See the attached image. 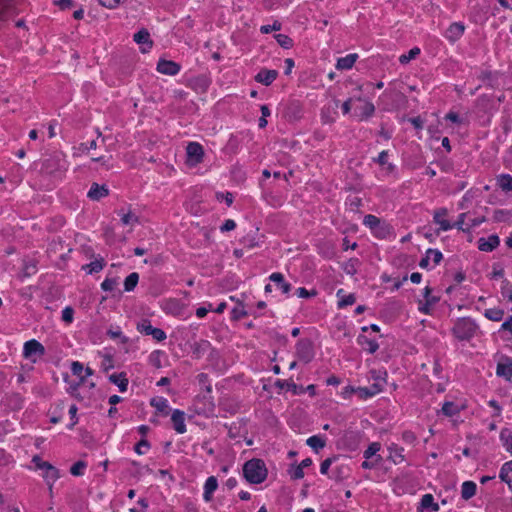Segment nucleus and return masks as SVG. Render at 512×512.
Listing matches in <instances>:
<instances>
[{"mask_svg": "<svg viewBox=\"0 0 512 512\" xmlns=\"http://www.w3.org/2000/svg\"><path fill=\"white\" fill-rule=\"evenodd\" d=\"M150 335L157 341H163L166 339V333L160 328H153Z\"/></svg>", "mask_w": 512, "mask_h": 512, "instance_id": "6e6d98bb", "label": "nucleus"}, {"mask_svg": "<svg viewBox=\"0 0 512 512\" xmlns=\"http://www.w3.org/2000/svg\"><path fill=\"white\" fill-rule=\"evenodd\" d=\"M421 508L430 509L432 512H436L439 510V505L434 502V497L432 494H425L421 498L420 502Z\"/></svg>", "mask_w": 512, "mask_h": 512, "instance_id": "bb28decb", "label": "nucleus"}, {"mask_svg": "<svg viewBox=\"0 0 512 512\" xmlns=\"http://www.w3.org/2000/svg\"><path fill=\"white\" fill-rule=\"evenodd\" d=\"M103 267H104V260L101 258V259H96L95 261L90 262L83 268L84 269L87 268L88 273L92 274V273H97V272L101 271L103 269Z\"/></svg>", "mask_w": 512, "mask_h": 512, "instance_id": "58836bf2", "label": "nucleus"}, {"mask_svg": "<svg viewBox=\"0 0 512 512\" xmlns=\"http://www.w3.org/2000/svg\"><path fill=\"white\" fill-rule=\"evenodd\" d=\"M99 3L107 8L113 9L119 6L121 3L126 0H98Z\"/></svg>", "mask_w": 512, "mask_h": 512, "instance_id": "13d9d810", "label": "nucleus"}, {"mask_svg": "<svg viewBox=\"0 0 512 512\" xmlns=\"http://www.w3.org/2000/svg\"><path fill=\"white\" fill-rule=\"evenodd\" d=\"M439 301V298H429V300L422 303L419 302V311L423 314H430L431 313V307L435 305Z\"/></svg>", "mask_w": 512, "mask_h": 512, "instance_id": "ea45409f", "label": "nucleus"}, {"mask_svg": "<svg viewBox=\"0 0 512 512\" xmlns=\"http://www.w3.org/2000/svg\"><path fill=\"white\" fill-rule=\"evenodd\" d=\"M284 116L289 121L299 120L303 116V105L297 100L290 101L285 108Z\"/></svg>", "mask_w": 512, "mask_h": 512, "instance_id": "0eeeda50", "label": "nucleus"}, {"mask_svg": "<svg viewBox=\"0 0 512 512\" xmlns=\"http://www.w3.org/2000/svg\"><path fill=\"white\" fill-rule=\"evenodd\" d=\"M306 444L315 451H318L326 445L325 440L317 435L309 437L306 441Z\"/></svg>", "mask_w": 512, "mask_h": 512, "instance_id": "72a5a7b5", "label": "nucleus"}, {"mask_svg": "<svg viewBox=\"0 0 512 512\" xmlns=\"http://www.w3.org/2000/svg\"><path fill=\"white\" fill-rule=\"evenodd\" d=\"M477 485L473 481H465L461 487V497L469 500L476 494Z\"/></svg>", "mask_w": 512, "mask_h": 512, "instance_id": "5701e85b", "label": "nucleus"}, {"mask_svg": "<svg viewBox=\"0 0 512 512\" xmlns=\"http://www.w3.org/2000/svg\"><path fill=\"white\" fill-rule=\"evenodd\" d=\"M153 328L154 327L151 325V322L148 319H143L137 324V330L144 335H150Z\"/></svg>", "mask_w": 512, "mask_h": 512, "instance_id": "c03bdc74", "label": "nucleus"}, {"mask_svg": "<svg viewBox=\"0 0 512 512\" xmlns=\"http://www.w3.org/2000/svg\"><path fill=\"white\" fill-rule=\"evenodd\" d=\"M165 310L173 315H180L183 310V304L177 299H170L165 304Z\"/></svg>", "mask_w": 512, "mask_h": 512, "instance_id": "393cba45", "label": "nucleus"}, {"mask_svg": "<svg viewBox=\"0 0 512 512\" xmlns=\"http://www.w3.org/2000/svg\"><path fill=\"white\" fill-rule=\"evenodd\" d=\"M150 405L154 407L157 411L167 415L168 414V401L163 397L152 398L150 401Z\"/></svg>", "mask_w": 512, "mask_h": 512, "instance_id": "a878e982", "label": "nucleus"}, {"mask_svg": "<svg viewBox=\"0 0 512 512\" xmlns=\"http://www.w3.org/2000/svg\"><path fill=\"white\" fill-rule=\"evenodd\" d=\"M231 314H232V319L234 320H239L241 319L242 317L246 316L247 315V312L244 310L243 307H235L232 311H231Z\"/></svg>", "mask_w": 512, "mask_h": 512, "instance_id": "e2e57ef3", "label": "nucleus"}, {"mask_svg": "<svg viewBox=\"0 0 512 512\" xmlns=\"http://www.w3.org/2000/svg\"><path fill=\"white\" fill-rule=\"evenodd\" d=\"M389 449V459L392 460L395 464H398L404 460L403 448H398L397 446H395L394 448L390 447Z\"/></svg>", "mask_w": 512, "mask_h": 512, "instance_id": "c9c22d12", "label": "nucleus"}, {"mask_svg": "<svg viewBox=\"0 0 512 512\" xmlns=\"http://www.w3.org/2000/svg\"><path fill=\"white\" fill-rule=\"evenodd\" d=\"M77 411L78 408L75 404L71 405L69 408V415L72 420V423L68 426L69 429H73V427L77 424L78 418H77Z\"/></svg>", "mask_w": 512, "mask_h": 512, "instance_id": "864d4df0", "label": "nucleus"}, {"mask_svg": "<svg viewBox=\"0 0 512 512\" xmlns=\"http://www.w3.org/2000/svg\"><path fill=\"white\" fill-rule=\"evenodd\" d=\"M363 224L369 227L376 237L381 239L386 238L391 233V227L375 215H366Z\"/></svg>", "mask_w": 512, "mask_h": 512, "instance_id": "7ed1b4c3", "label": "nucleus"}, {"mask_svg": "<svg viewBox=\"0 0 512 512\" xmlns=\"http://www.w3.org/2000/svg\"><path fill=\"white\" fill-rule=\"evenodd\" d=\"M86 467V463L84 461H77L70 468V473L73 476H81L83 474V470Z\"/></svg>", "mask_w": 512, "mask_h": 512, "instance_id": "de8ad7c7", "label": "nucleus"}, {"mask_svg": "<svg viewBox=\"0 0 512 512\" xmlns=\"http://www.w3.org/2000/svg\"><path fill=\"white\" fill-rule=\"evenodd\" d=\"M442 413L445 416L452 417L459 413V408L455 403L447 401L442 406Z\"/></svg>", "mask_w": 512, "mask_h": 512, "instance_id": "f704fd0d", "label": "nucleus"}, {"mask_svg": "<svg viewBox=\"0 0 512 512\" xmlns=\"http://www.w3.org/2000/svg\"><path fill=\"white\" fill-rule=\"evenodd\" d=\"M118 215L121 217V222L123 225H132L135 223H139V217L130 210L125 213L123 209H121L118 211Z\"/></svg>", "mask_w": 512, "mask_h": 512, "instance_id": "cd10ccee", "label": "nucleus"}, {"mask_svg": "<svg viewBox=\"0 0 512 512\" xmlns=\"http://www.w3.org/2000/svg\"><path fill=\"white\" fill-rule=\"evenodd\" d=\"M511 216V212L504 209H497L493 213V220L495 222H505Z\"/></svg>", "mask_w": 512, "mask_h": 512, "instance_id": "79ce46f5", "label": "nucleus"}, {"mask_svg": "<svg viewBox=\"0 0 512 512\" xmlns=\"http://www.w3.org/2000/svg\"><path fill=\"white\" fill-rule=\"evenodd\" d=\"M109 194V190L106 185H99L98 183H93L91 185L90 190L88 191L87 196L94 201H99L101 198L106 197Z\"/></svg>", "mask_w": 512, "mask_h": 512, "instance_id": "4468645a", "label": "nucleus"}, {"mask_svg": "<svg viewBox=\"0 0 512 512\" xmlns=\"http://www.w3.org/2000/svg\"><path fill=\"white\" fill-rule=\"evenodd\" d=\"M274 38L282 48L290 49L293 46V40L288 35L276 34Z\"/></svg>", "mask_w": 512, "mask_h": 512, "instance_id": "e433bc0d", "label": "nucleus"}, {"mask_svg": "<svg viewBox=\"0 0 512 512\" xmlns=\"http://www.w3.org/2000/svg\"><path fill=\"white\" fill-rule=\"evenodd\" d=\"M466 213H461L458 217V220L453 224V227H456L457 229L459 230H462V231H469L468 230V227L467 228H464L463 225L465 224V218H466Z\"/></svg>", "mask_w": 512, "mask_h": 512, "instance_id": "0e129e2a", "label": "nucleus"}, {"mask_svg": "<svg viewBox=\"0 0 512 512\" xmlns=\"http://www.w3.org/2000/svg\"><path fill=\"white\" fill-rule=\"evenodd\" d=\"M241 242L248 248H254L257 246V242L254 237H250L249 235L243 237Z\"/></svg>", "mask_w": 512, "mask_h": 512, "instance_id": "774afa93", "label": "nucleus"}, {"mask_svg": "<svg viewBox=\"0 0 512 512\" xmlns=\"http://www.w3.org/2000/svg\"><path fill=\"white\" fill-rule=\"evenodd\" d=\"M381 391H382V388L378 383H374L369 387H358L356 389V393L358 394L359 398H361V399H367V398L373 397Z\"/></svg>", "mask_w": 512, "mask_h": 512, "instance_id": "dca6fc26", "label": "nucleus"}, {"mask_svg": "<svg viewBox=\"0 0 512 512\" xmlns=\"http://www.w3.org/2000/svg\"><path fill=\"white\" fill-rule=\"evenodd\" d=\"M186 153L188 162L193 166L203 161L204 150L197 142H190L186 147Z\"/></svg>", "mask_w": 512, "mask_h": 512, "instance_id": "39448f33", "label": "nucleus"}, {"mask_svg": "<svg viewBox=\"0 0 512 512\" xmlns=\"http://www.w3.org/2000/svg\"><path fill=\"white\" fill-rule=\"evenodd\" d=\"M171 420L177 433L183 434L186 432L185 413L183 411L178 409L174 410L171 416Z\"/></svg>", "mask_w": 512, "mask_h": 512, "instance_id": "ddd939ff", "label": "nucleus"}, {"mask_svg": "<svg viewBox=\"0 0 512 512\" xmlns=\"http://www.w3.org/2000/svg\"><path fill=\"white\" fill-rule=\"evenodd\" d=\"M43 465L45 466L44 478L47 482L50 493H52L53 484L59 478V470L51 464Z\"/></svg>", "mask_w": 512, "mask_h": 512, "instance_id": "2eb2a0df", "label": "nucleus"}, {"mask_svg": "<svg viewBox=\"0 0 512 512\" xmlns=\"http://www.w3.org/2000/svg\"><path fill=\"white\" fill-rule=\"evenodd\" d=\"M180 69L181 66L174 61L160 59L157 63V71L161 74L174 76L178 74Z\"/></svg>", "mask_w": 512, "mask_h": 512, "instance_id": "6e6552de", "label": "nucleus"}, {"mask_svg": "<svg viewBox=\"0 0 512 512\" xmlns=\"http://www.w3.org/2000/svg\"><path fill=\"white\" fill-rule=\"evenodd\" d=\"M23 354L25 358L32 359L33 362H35L36 359H33V357L43 356L45 354V348L39 341L32 339L25 342Z\"/></svg>", "mask_w": 512, "mask_h": 512, "instance_id": "423d86ee", "label": "nucleus"}, {"mask_svg": "<svg viewBox=\"0 0 512 512\" xmlns=\"http://www.w3.org/2000/svg\"><path fill=\"white\" fill-rule=\"evenodd\" d=\"M499 437L506 451L512 455V429L503 428Z\"/></svg>", "mask_w": 512, "mask_h": 512, "instance_id": "4be33fe9", "label": "nucleus"}, {"mask_svg": "<svg viewBox=\"0 0 512 512\" xmlns=\"http://www.w3.org/2000/svg\"><path fill=\"white\" fill-rule=\"evenodd\" d=\"M270 281L279 285L284 294H288L291 290V284L284 281V276L279 272H274L269 276Z\"/></svg>", "mask_w": 512, "mask_h": 512, "instance_id": "a211bd4d", "label": "nucleus"}, {"mask_svg": "<svg viewBox=\"0 0 512 512\" xmlns=\"http://www.w3.org/2000/svg\"><path fill=\"white\" fill-rule=\"evenodd\" d=\"M465 26L461 22H454L450 24L445 32V37L451 42L454 43L459 40L464 34Z\"/></svg>", "mask_w": 512, "mask_h": 512, "instance_id": "1a4fd4ad", "label": "nucleus"}, {"mask_svg": "<svg viewBox=\"0 0 512 512\" xmlns=\"http://www.w3.org/2000/svg\"><path fill=\"white\" fill-rule=\"evenodd\" d=\"M236 227V223L232 219H227L223 225L220 227L221 232H229L234 230Z\"/></svg>", "mask_w": 512, "mask_h": 512, "instance_id": "69168bd1", "label": "nucleus"}, {"mask_svg": "<svg viewBox=\"0 0 512 512\" xmlns=\"http://www.w3.org/2000/svg\"><path fill=\"white\" fill-rule=\"evenodd\" d=\"M343 289H340L337 291V296L340 298V300L338 301V308H344L348 305H352L355 303L356 301V297L353 293L351 294H348V295H342L343 294Z\"/></svg>", "mask_w": 512, "mask_h": 512, "instance_id": "c85d7f7f", "label": "nucleus"}, {"mask_svg": "<svg viewBox=\"0 0 512 512\" xmlns=\"http://www.w3.org/2000/svg\"><path fill=\"white\" fill-rule=\"evenodd\" d=\"M357 57V54H348L345 57L339 58L336 64V68L340 70H347L352 68L357 60Z\"/></svg>", "mask_w": 512, "mask_h": 512, "instance_id": "aec40b11", "label": "nucleus"}, {"mask_svg": "<svg viewBox=\"0 0 512 512\" xmlns=\"http://www.w3.org/2000/svg\"><path fill=\"white\" fill-rule=\"evenodd\" d=\"M117 285V280L114 279V278H106L102 284H101V288L104 290V291H113L114 288L116 287Z\"/></svg>", "mask_w": 512, "mask_h": 512, "instance_id": "3c124183", "label": "nucleus"}, {"mask_svg": "<svg viewBox=\"0 0 512 512\" xmlns=\"http://www.w3.org/2000/svg\"><path fill=\"white\" fill-rule=\"evenodd\" d=\"M375 107L371 102H366L361 108V120L368 119L374 114Z\"/></svg>", "mask_w": 512, "mask_h": 512, "instance_id": "a18cd8bd", "label": "nucleus"}, {"mask_svg": "<svg viewBox=\"0 0 512 512\" xmlns=\"http://www.w3.org/2000/svg\"><path fill=\"white\" fill-rule=\"evenodd\" d=\"M381 445L378 442L371 443L368 448L364 451L363 456L365 459H371L372 457L378 456L377 452L380 450Z\"/></svg>", "mask_w": 512, "mask_h": 512, "instance_id": "4c0bfd02", "label": "nucleus"}, {"mask_svg": "<svg viewBox=\"0 0 512 512\" xmlns=\"http://www.w3.org/2000/svg\"><path fill=\"white\" fill-rule=\"evenodd\" d=\"M420 54V49L418 47L412 48L407 54H403L399 57V62L401 64H407L412 59L416 58Z\"/></svg>", "mask_w": 512, "mask_h": 512, "instance_id": "a19ab883", "label": "nucleus"}, {"mask_svg": "<svg viewBox=\"0 0 512 512\" xmlns=\"http://www.w3.org/2000/svg\"><path fill=\"white\" fill-rule=\"evenodd\" d=\"M502 294L512 302V288L508 280L503 281Z\"/></svg>", "mask_w": 512, "mask_h": 512, "instance_id": "bf43d9fd", "label": "nucleus"}, {"mask_svg": "<svg viewBox=\"0 0 512 512\" xmlns=\"http://www.w3.org/2000/svg\"><path fill=\"white\" fill-rule=\"evenodd\" d=\"M485 317L491 321H501L504 316V311L498 308L486 309L484 313Z\"/></svg>", "mask_w": 512, "mask_h": 512, "instance_id": "2f4dec72", "label": "nucleus"}, {"mask_svg": "<svg viewBox=\"0 0 512 512\" xmlns=\"http://www.w3.org/2000/svg\"><path fill=\"white\" fill-rule=\"evenodd\" d=\"M298 358L304 363H309L314 358L313 344L309 339H300L296 345Z\"/></svg>", "mask_w": 512, "mask_h": 512, "instance_id": "20e7f679", "label": "nucleus"}, {"mask_svg": "<svg viewBox=\"0 0 512 512\" xmlns=\"http://www.w3.org/2000/svg\"><path fill=\"white\" fill-rule=\"evenodd\" d=\"M296 294L300 298H308L310 296H315L316 291L313 290V291L309 292L306 288L300 287L296 290Z\"/></svg>", "mask_w": 512, "mask_h": 512, "instance_id": "338daca9", "label": "nucleus"}, {"mask_svg": "<svg viewBox=\"0 0 512 512\" xmlns=\"http://www.w3.org/2000/svg\"><path fill=\"white\" fill-rule=\"evenodd\" d=\"M109 380L111 383L118 386L120 392L127 391L128 379L126 378L124 373L112 374L109 376Z\"/></svg>", "mask_w": 512, "mask_h": 512, "instance_id": "412c9836", "label": "nucleus"}, {"mask_svg": "<svg viewBox=\"0 0 512 512\" xmlns=\"http://www.w3.org/2000/svg\"><path fill=\"white\" fill-rule=\"evenodd\" d=\"M218 487V481L215 476H210L206 479L204 484V493L203 498L205 501L209 502L212 499V494L216 491Z\"/></svg>", "mask_w": 512, "mask_h": 512, "instance_id": "f3484780", "label": "nucleus"}, {"mask_svg": "<svg viewBox=\"0 0 512 512\" xmlns=\"http://www.w3.org/2000/svg\"><path fill=\"white\" fill-rule=\"evenodd\" d=\"M382 460V457L380 455L376 456V458H374V460H367L365 459V461L362 462L361 464V467L363 469H372L374 468L380 461Z\"/></svg>", "mask_w": 512, "mask_h": 512, "instance_id": "5fc2aeb1", "label": "nucleus"}, {"mask_svg": "<svg viewBox=\"0 0 512 512\" xmlns=\"http://www.w3.org/2000/svg\"><path fill=\"white\" fill-rule=\"evenodd\" d=\"M267 468L261 459H251L243 466V475L251 484H260L267 477Z\"/></svg>", "mask_w": 512, "mask_h": 512, "instance_id": "f257e3e1", "label": "nucleus"}, {"mask_svg": "<svg viewBox=\"0 0 512 512\" xmlns=\"http://www.w3.org/2000/svg\"><path fill=\"white\" fill-rule=\"evenodd\" d=\"M500 244L498 235L492 234L488 238H480L478 240V249L483 252H491Z\"/></svg>", "mask_w": 512, "mask_h": 512, "instance_id": "9d476101", "label": "nucleus"}, {"mask_svg": "<svg viewBox=\"0 0 512 512\" xmlns=\"http://www.w3.org/2000/svg\"><path fill=\"white\" fill-rule=\"evenodd\" d=\"M496 373L510 380L512 378V360L507 359L504 363H498Z\"/></svg>", "mask_w": 512, "mask_h": 512, "instance_id": "b1692460", "label": "nucleus"}, {"mask_svg": "<svg viewBox=\"0 0 512 512\" xmlns=\"http://www.w3.org/2000/svg\"><path fill=\"white\" fill-rule=\"evenodd\" d=\"M497 185L505 192L512 191V176L509 174H501L497 177Z\"/></svg>", "mask_w": 512, "mask_h": 512, "instance_id": "c756f323", "label": "nucleus"}, {"mask_svg": "<svg viewBox=\"0 0 512 512\" xmlns=\"http://www.w3.org/2000/svg\"><path fill=\"white\" fill-rule=\"evenodd\" d=\"M358 259H350L344 266V271L349 275L357 273Z\"/></svg>", "mask_w": 512, "mask_h": 512, "instance_id": "09e8293b", "label": "nucleus"}, {"mask_svg": "<svg viewBox=\"0 0 512 512\" xmlns=\"http://www.w3.org/2000/svg\"><path fill=\"white\" fill-rule=\"evenodd\" d=\"M83 369H84L83 365L78 361H74L71 364V371L74 375L80 377V383H83V381H84V377L81 376Z\"/></svg>", "mask_w": 512, "mask_h": 512, "instance_id": "8fccbe9b", "label": "nucleus"}, {"mask_svg": "<svg viewBox=\"0 0 512 512\" xmlns=\"http://www.w3.org/2000/svg\"><path fill=\"white\" fill-rule=\"evenodd\" d=\"M427 258H430V260L433 261L434 265H438L441 260L443 259L442 253L438 249H428L427 251Z\"/></svg>", "mask_w": 512, "mask_h": 512, "instance_id": "49530a36", "label": "nucleus"}, {"mask_svg": "<svg viewBox=\"0 0 512 512\" xmlns=\"http://www.w3.org/2000/svg\"><path fill=\"white\" fill-rule=\"evenodd\" d=\"M357 341L358 344L366 349L370 354L375 353L379 348V345L375 340H371L364 335H359Z\"/></svg>", "mask_w": 512, "mask_h": 512, "instance_id": "6ab92c4d", "label": "nucleus"}, {"mask_svg": "<svg viewBox=\"0 0 512 512\" xmlns=\"http://www.w3.org/2000/svg\"><path fill=\"white\" fill-rule=\"evenodd\" d=\"M277 76H278L277 70L262 69L255 76V81H257L258 83H261L265 86H269L276 80Z\"/></svg>", "mask_w": 512, "mask_h": 512, "instance_id": "9b49d317", "label": "nucleus"}, {"mask_svg": "<svg viewBox=\"0 0 512 512\" xmlns=\"http://www.w3.org/2000/svg\"><path fill=\"white\" fill-rule=\"evenodd\" d=\"M134 41L140 45H143L141 51L146 53L151 49L153 42L150 39V34L146 29H142L134 34Z\"/></svg>", "mask_w": 512, "mask_h": 512, "instance_id": "f8f14e48", "label": "nucleus"}, {"mask_svg": "<svg viewBox=\"0 0 512 512\" xmlns=\"http://www.w3.org/2000/svg\"><path fill=\"white\" fill-rule=\"evenodd\" d=\"M335 459H336L335 457L327 458L321 463V465H320L321 474L326 475L328 473V470Z\"/></svg>", "mask_w": 512, "mask_h": 512, "instance_id": "680f3d73", "label": "nucleus"}, {"mask_svg": "<svg viewBox=\"0 0 512 512\" xmlns=\"http://www.w3.org/2000/svg\"><path fill=\"white\" fill-rule=\"evenodd\" d=\"M288 474H289L290 478L293 480H299L304 477V471H303L302 467H300L299 465H294V464L291 465V467L289 468Z\"/></svg>", "mask_w": 512, "mask_h": 512, "instance_id": "37998d69", "label": "nucleus"}, {"mask_svg": "<svg viewBox=\"0 0 512 512\" xmlns=\"http://www.w3.org/2000/svg\"><path fill=\"white\" fill-rule=\"evenodd\" d=\"M138 280H139L138 273L133 272V273L129 274L125 278V281H124V289H125V291L130 292V291L134 290V288L136 287V285L138 283Z\"/></svg>", "mask_w": 512, "mask_h": 512, "instance_id": "473e14b6", "label": "nucleus"}, {"mask_svg": "<svg viewBox=\"0 0 512 512\" xmlns=\"http://www.w3.org/2000/svg\"><path fill=\"white\" fill-rule=\"evenodd\" d=\"M74 317V310L72 307H65L62 311V320L66 323H72Z\"/></svg>", "mask_w": 512, "mask_h": 512, "instance_id": "603ef678", "label": "nucleus"}, {"mask_svg": "<svg viewBox=\"0 0 512 512\" xmlns=\"http://www.w3.org/2000/svg\"><path fill=\"white\" fill-rule=\"evenodd\" d=\"M478 330L479 327L473 319L463 317L457 319L452 328V333L459 341H470L476 336Z\"/></svg>", "mask_w": 512, "mask_h": 512, "instance_id": "f03ea898", "label": "nucleus"}, {"mask_svg": "<svg viewBox=\"0 0 512 512\" xmlns=\"http://www.w3.org/2000/svg\"><path fill=\"white\" fill-rule=\"evenodd\" d=\"M280 28H281V24L278 22H274L272 25H263L260 28V31L264 34H268L272 31L280 30Z\"/></svg>", "mask_w": 512, "mask_h": 512, "instance_id": "052dcab7", "label": "nucleus"}, {"mask_svg": "<svg viewBox=\"0 0 512 512\" xmlns=\"http://www.w3.org/2000/svg\"><path fill=\"white\" fill-rule=\"evenodd\" d=\"M142 448L149 449L150 443L146 439H141L136 445H135V452L139 455L144 454V451H142Z\"/></svg>", "mask_w": 512, "mask_h": 512, "instance_id": "4d7b16f0", "label": "nucleus"}, {"mask_svg": "<svg viewBox=\"0 0 512 512\" xmlns=\"http://www.w3.org/2000/svg\"><path fill=\"white\" fill-rule=\"evenodd\" d=\"M277 385L281 388H286L287 390L291 391L294 395H299L304 393V387L301 385H297L293 382L288 381H277Z\"/></svg>", "mask_w": 512, "mask_h": 512, "instance_id": "7c9ffc66", "label": "nucleus"}]
</instances>
